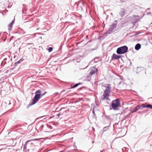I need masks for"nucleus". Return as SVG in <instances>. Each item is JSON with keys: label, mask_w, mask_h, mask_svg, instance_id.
I'll use <instances>...</instances> for the list:
<instances>
[{"label": "nucleus", "mask_w": 152, "mask_h": 152, "mask_svg": "<svg viewBox=\"0 0 152 152\" xmlns=\"http://www.w3.org/2000/svg\"><path fill=\"white\" fill-rule=\"evenodd\" d=\"M146 107H149L151 109H152V106L150 104H148L146 105Z\"/></svg>", "instance_id": "obj_12"}, {"label": "nucleus", "mask_w": 152, "mask_h": 152, "mask_svg": "<svg viewBox=\"0 0 152 152\" xmlns=\"http://www.w3.org/2000/svg\"><path fill=\"white\" fill-rule=\"evenodd\" d=\"M80 83H77L75 84L73 87H72V88H75L77 87L80 84Z\"/></svg>", "instance_id": "obj_10"}, {"label": "nucleus", "mask_w": 152, "mask_h": 152, "mask_svg": "<svg viewBox=\"0 0 152 152\" xmlns=\"http://www.w3.org/2000/svg\"><path fill=\"white\" fill-rule=\"evenodd\" d=\"M6 104V103L5 102L2 105V106L3 107L4 106H4H5V105Z\"/></svg>", "instance_id": "obj_14"}, {"label": "nucleus", "mask_w": 152, "mask_h": 152, "mask_svg": "<svg viewBox=\"0 0 152 152\" xmlns=\"http://www.w3.org/2000/svg\"><path fill=\"white\" fill-rule=\"evenodd\" d=\"M45 93H46V92H45V93H44V94L42 95V96H43V95H44Z\"/></svg>", "instance_id": "obj_16"}, {"label": "nucleus", "mask_w": 152, "mask_h": 152, "mask_svg": "<svg viewBox=\"0 0 152 152\" xmlns=\"http://www.w3.org/2000/svg\"><path fill=\"white\" fill-rule=\"evenodd\" d=\"M128 47L126 46H123L118 48L116 52L118 54H122L126 52L128 50Z\"/></svg>", "instance_id": "obj_3"}, {"label": "nucleus", "mask_w": 152, "mask_h": 152, "mask_svg": "<svg viewBox=\"0 0 152 152\" xmlns=\"http://www.w3.org/2000/svg\"><path fill=\"white\" fill-rule=\"evenodd\" d=\"M140 107L139 105L137 106L136 107H134L133 109V112H135L139 109Z\"/></svg>", "instance_id": "obj_7"}, {"label": "nucleus", "mask_w": 152, "mask_h": 152, "mask_svg": "<svg viewBox=\"0 0 152 152\" xmlns=\"http://www.w3.org/2000/svg\"><path fill=\"white\" fill-rule=\"evenodd\" d=\"M121 57V56L117 54H113L112 58V60H117L119 59Z\"/></svg>", "instance_id": "obj_6"}, {"label": "nucleus", "mask_w": 152, "mask_h": 152, "mask_svg": "<svg viewBox=\"0 0 152 152\" xmlns=\"http://www.w3.org/2000/svg\"><path fill=\"white\" fill-rule=\"evenodd\" d=\"M41 91L40 90H38L35 92V95L32 100V104H34L36 103L41 97Z\"/></svg>", "instance_id": "obj_2"}, {"label": "nucleus", "mask_w": 152, "mask_h": 152, "mask_svg": "<svg viewBox=\"0 0 152 152\" xmlns=\"http://www.w3.org/2000/svg\"><path fill=\"white\" fill-rule=\"evenodd\" d=\"M90 73L93 75L96 73L98 71V69L95 66L92 67L90 69Z\"/></svg>", "instance_id": "obj_5"}, {"label": "nucleus", "mask_w": 152, "mask_h": 152, "mask_svg": "<svg viewBox=\"0 0 152 152\" xmlns=\"http://www.w3.org/2000/svg\"><path fill=\"white\" fill-rule=\"evenodd\" d=\"M111 89V87H110V85L109 84H107V88L104 91L103 95V97L102 99L103 100H105V99L110 100L109 97L110 95Z\"/></svg>", "instance_id": "obj_1"}, {"label": "nucleus", "mask_w": 152, "mask_h": 152, "mask_svg": "<svg viewBox=\"0 0 152 152\" xmlns=\"http://www.w3.org/2000/svg\"><path fill=\"white\" fill-rule=\"evenodd\" d=\"M27 141V142H29V141Z\"/></svg>", "instance_id": "obj_17"}, {"label": "nucleus", "mask_w": 152, "mask_h": 152, "mask_svg": "<svg viewBox=\"0 0 152 152\" xmlns=\"http://www.w3.org/2000/svg\"><path fill=\"white\" fill-rule=\"evenodd\" d=\"M14 23V22L13 21H12V22H11V23H10V24H9L8 25V26L9 27V29L10 30L11 29V28L12 27V24H13Z\"/></svg>", "instance_id": "obj_9"}, {"label": "nucleus", "mask_w": 152, "mask_h": 152, "mask_svg": "<svg viewBox=\"0 0 152 152\" xmlns=\"http://www.w3.org/2000/svg\"><path fill=\"white\" fill-rule=\"evenodd\" d=\"M142 107L145 108L146 107V105H145L144 104H143L142 105Z\"/></svg>", "instance_id": "obj_13"}, {"label": "nucleus", "mask_w": 152, "mask_h": 152, "mask_svg": "<svg viewBox=\"0 0 152 152\" xmlns=\"http://www.w3.org/2000/svg\"><path fill=\"white\" fill-rule=\"evenodd\" d=\"M123 13H125V12L124 11H123V12H122Z\"/></svg>", "instance_id": "obj_15"}, {"label": "nucleus", "mask_w": 152, "mask_h": 152, "mask_svg": "<svg viewBox=\"0 0 152 152\" xmlns=\"http://www.w3.org/2000/svg\"><path fill=\"white\" fill-rule=\"evenodd\" d=\"M120 104V99H117L113 102L112 105L113 108L114 109H115L117 107H119Z\"/></svg>", "instance_id": "obj_4"}, {"label": "nucleus", "mask_w": 152, "mask_h": 152, "mask_svg": "<svg viewBox=\"0 0 152 152\" xmlns=\"http://www.w3.org/2000/svg\"><path fill=\"white\" fill-rule=\"evenodd\" d=\"M53 48L51 47H50L48 49V50L49 52H50L53 50Z\"/></svg>", "instance_id": "obj_11"}, {"label": "nucleus", "mask_w": 152, "mask_h": 152, "mask_svg": "<svg viewBox=\"0 0 152 152\" xmlns=\"http://www.w3.org/2000/svg\"><path fill=\"white\" fill-rule=\"evenodd\" d=\"M141 48V45L140 44H137L135 46V48L136 50H138Z\"/></svg>", "instance_id": "obj_8"}]
</instances>
